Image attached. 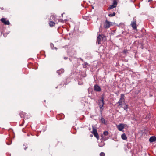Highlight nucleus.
<instances>
[{
	"label": "nucleus",
	"mask_w": 156,
	"mask_h": 156,
	"mask_svg": "<svg viewBox=\"0 0 156 156\" xmlns=\"http://www.w3.org/2000/svg\"><path fill=\"white\" fill-rule=\"evenodd\" d=\"M108 132L107 131H105L103 133V134L105 136H107L108 135Z\"/></svg>",
	"instance_id": "412c9836"
},
{
	"label": "nucleus",
	"mask_w": 156,
	"mask_h": 156,
	"mask_svg": "<svg viewBox=\"0 0 156 156\" xmlns=\"http://www.w3.org/2000/svg\"><path fill=\"white\" fill-rule=\"evenodd\" d=\"M126 50H125L123 51V52H125H125H126Z\"/></svg>",
	"instance_id": "cd10ccee"
},
{
	"label": "nucleus",
	"mask_w": 156,
	"mask_h": 156,
	"mask_svg": "<svg viewBox=\"0 0 156 156\" xmlns=\"http://www.w3.org/2000/svg\"><path fill=\"white\" fill-rule=\"evenodd\" d=\"M101 120L102 123H104V124H105V119H104V118H103V117H102L101 119Z\"/></svg>",
	"instance_id": "aec40b11"
},
{
	"label": "nucleus",
	"mask_w": 156,
	"mask_h": 156,
	"mask_svg": "<svg viewBox=\"0 0 156 156\" xmlns=\"http://www.w3.org/2000/svg\"><path fill=\"white\" fill-rule=\"evenodd\" d=\"M124 149L125 151H126V146H125V147L124 148Z\"/></svg>",
	"instance_id": "bb28decb"
},
{
	"label": "nucleus",
	"mask_w": 156,
	"mask_h": 156,
	"mask_svg": "<svg viewBox=\"0 0 156 156\" xmlns=\"http://www.w3.org/2000/svg\"><path fill=\"white\" fill-rule=\"evenodd\" d=\"M111 22L108 21L107 20H106L104 23V27L105 28H109L111 25Z\"/></svg>",
	"instance_id": "6e6552de"
},
{
	"label": "nucleus",
	"mask_w": 156,
	"mask_h": 156,
	"mask_svg": "<svg viewBox=\"0 0 156 156\" xmlns=\"http://www.w3.org/2000/svg\"><path fill=\"white\" fill-rule=\"evenodd\" d=\"M94 136H95L97 138V139L98 140L99 139V135H98V132H97L95 134H94Z\"/></svg>",
	"instance_id": "6ab92c4d"
},
{
	"label": "nucleus",
	"mask_w": 156,
	"mask_h": 156,
	"mask_svg": "<svg viewBox=\"0 0 156 156\" xmlns=\"http://www.w3.org/2000/svg\"><path fill=\"white\" fill-rule=\"evenodd\" d=\"M104 97L103 96L101 97V99L98 100V105L100 108V112H101L103 111V107L104 105Z\"/></svg>",
	"instance_id": "f257e3e1"
},
{
	"label": "nucleus",
	"mask_w": 156,
	"mask_h": 156,
	"mask_svg": "<svg viewBox=\"0 0 156 156\" xmlns=\"http://www.w3.org/2000/svg\"><path fill=\"white\" fill-rule=\"evenodd\" d=\"M149 141L150 142H153L156 141V137L155 136H151L149 139Z\"/></svg>",
	"instance_id": "9b49d317"
},
{
	"label": "nucleus",
	"mask_w": 156,
	"mask_h": 156,
	"mask_svg": "<svg viewBox=\"0 0 156 156\" xmlns=\"http://www.w3.org/2000/svg\"><path fill=\"white\" fill-rule=\"evenodd\" d=\"M134 120H135L136 121V119H135V118H134Z\"/></svg>",
	"instance_id": "c756f323"
},
{
	"label": "nucleus",
	"mask_w": 156,
	"mask_h": 156,
	"mask_svg": "<svg viewBox=\"0 0 156 156\" xmlns=\"http://www.w3.org/2000/svg\"><path fill=\"white\" fill-rule=\"evenodd\" d=\"M116 7L115 6L113 5L112 4L111 5H110L108 7V10H110L112 9H113V8H115Z\"/></svg>",
	"instance_id": "2eb2a0df"
},
{
	"label": "nucleus",
	"mask_w": 156,
	"mask_h": 156,
	"mask_svg": "<svg viewBox=\"0 0 156 156\" xmlns=\"http://www.w3.org/2000/svg\"><path fill=\"white\" fill-rule=\"evenodd\" d=\"M112 1L113 3L112 4L116 7L119 1V0H113Z\"/></svg>",
	"instance_id": "4468645a"
},
{
	"label": "nucleus",
	"mask_w": 156,
	"mask_h": 156,
	"mask_svg": "<svg viewBox=\"0 0 156 156\" xmlns=\"http://www.w3.org/2000/svg\"><path fill=\"white\" fill-rule=\"evenodd\" d=\"M97 132V129L93 127V130H92V133H93L94 135V134H95Z\"/></svg>",
	"instance_id": "f3484780"
},
{
	"label": "nucleus",
	"mask_w": 156,
	"mask_h": 156,
	"mask_svg": "<svg viewBox=\"0 0 156 156\" xmlns=\"http://www.w3.org/2000/svg\"><path fill=\"white\" fill-rule=\"evenodd\" d=\"M0 20L5 25H9L10 24L9 21L8 20H6V19L5 18H1Z\"/></svg>",
	"instance_id": "423d86ee"
},
{
	"label": "nucleus",
	"mask_w": 156,
	"mask_h": 156,
	"mask_svg": "<svg viewBox=\"0 0 156 156\" xmlns=\"http://www.w3.org/2000/svg\"><path fill=\"white\" fill-rule=\"evenodd\" d=\"M64 70L63 69H61L60 70H57V73L60 75L61 74L63 73L64 72Z\"/></svg>",
	"instance_id": "ddd939ff"
},
{
	"label": "nucleus",
	"mask_w": 156,
	"mask_h": 156,
	"mask_svg": "<svg viewBox=\"0 0 156 156\" xmlns=\"http://www.w3.org/2000/svg\"><path fill=\"white\" fill-rule=\"evenodd\" d=\"M20 115L21 118H23V119H27L29 118L30 116L27 114L26 113L23 112H21L20 113Z\"/></svg>",
	"instance_id": "20e7f679"
},
{
	"label": "nucleus",
	"mask_w": 156,
	"mask_h": 156,
	"mask_svg": "<svg viewBox=\"0 0 156 156\" xmlns=\"http://www.w3.org/2000/svg\"><path fill=\"white\" fill-rule=\"evenodd\" d=\"M94 89L95 91L99 92L101 91L100 87L98 85H95L94 87Z\"/></svg>",
	"instance_id": "9d476101"
},
{
	"label": "nucleus",
	"mask_w": 156,
	"mask_h": 156,
	"mask_svg": "<svg viewBox=\"0 0 156 156\" xmlns=\"http://www.w3.org/2000/svg\"><path fill=\"white\" fill-rule=\"evenodd\" d=\"M50 20H54V21L55 22L57 23L59 22H62V21L61 20V19H59L55 18V16L54 15H51L50 16Z\"/></svg>",
	"instance_id": "39448f33"
},
{
	"label": "nucleus",
	"mask_w": 156,
	"mask_h": 156,
	"mask_svg": "<svg viewBox=\"0 0 156 156\" xmlns=\"http://www.w3.org/2000/svg\"><path fill=\"white\" fill-rule=\"evenodd\" d=\"M44 102H46V100H44Z\"/></svg>",
	"instance_id": "2f4dec72"
},
{
	"label": "nucleus",
	"mask_w": 156,
	"mask_h": 156,
	"mask_svg": "<svg viewBox=\"0 0 156 156\" xmlns=\"http://www.w3.org/2000/svg\"><path fill=\"white\" fill-rule=\"evenodd\" d=\"M27 148V147H25V148H24V149H25V150H26Z\"/></svg>",
	"instance_id": "c85d7f7f"
},
{
	"label": "nucleus",
	"mask_w": 156,
	"mask_h": 156,
	"mask_svg": "<svg viewBox=\"0 0 156 156\" xmlns=\"http://www.w3.org/2000/svg\"><path fill=\"white\" fill-rule=\"evenodd\" d=\"M55 49H57V48H56V47H55Z\"/></svg>",
	"instance_id": "7c9ffc66"
},
{
	"label": "nucleus",
	"mask_w": 156,
	"mask_h": 156,
	"mask_svg": "<svg viewBox=\"0 0 156 156\" xmlns=\"http://www.w3.org/2000/svg\"><path fill=\"white\" fill-rule=\"evenodd\" d=\"M121 138L124 140H126L127 139V137L126 136V135L124 133L122 135Z\"/></svg>",
	"instance_id": "dca6fc26"
},
{
	"label": "nucleus",
	"mask_w": 156,
	"mask_h": 156,
	"mask_svg": "<svg viewBox=\"0 0 156 156\" xmlns=\"http://www.w3.org/2000/svg\"><path fill=\"white\" fill-rule=\"evenodd\" d=\"M136 17H134L133 18V21L131 22V25L134 30L137 29V27L136 26Z\"/></svg>",
	"instance_id": "7ed1b4c3"
},
{
	"label": "nucleus",
	"mask_w": 156,
	"mask_h": 156,
	"mask_svg": "<svg viewBox=\"0 0 156 156\" xmlns=\"http://www.w3.org/2000/svg\"><path fill=\"white\" fill-rule=\"evenodd\" d=\"M100 156H105V154L103 152H101L100 154Z\"/></svg>",
	"instance_id": "5701e85b"
},
{
	"label": "nucleus",
	"mask_w": 156,
	"mask_h": 156,
	"mask_svg": "<svg viewBox=\"0 0 156 156\" xmlns=\"http://www.w3.org/2000/svg\"><path fill=\"white\" fill-rule=\"evenodd\" d=\"M67 58H68V57H64V59L65 60H66V59H67Z\"/></svg>",
	"instance_id": "a878e982"
},
{
	"label": "nucleus",
	"mask_w": 156,
	"mask_h": 156,
	"mask_svg": "<svg viewBox=\"0 0 156 156\" xmlns=\"http://www.w3.org/2000/svg\"><path fill=\"white\" fill-rule=\"evenodd\" d=\"M52 20H50V21L49 22V26L51 27H52L55 26V23L54 22H53Z\"/></svg>",
	"instance_id": "f8f14e48"
},
{
	"label": "nucleus",
	"mask_w": 156,
	"mask_h": 156,
	"mask_svg": "<svg viewBox=\"0 0 156 156\" xmlns=\"http://www.w3.org/2000/svg\"><path fill=\"white\" fill-rule=\"evenodd\" d=\"M116 14H115V13L114 12H113L112 14H109L108 15V16H109V17H113V16H115V15Z\"/></svg>",
	"instance_id": "a211bd4d"
},
{
	"label": "nucleus",
	"mask_w": 156,
	"mask_h": 156,
	"mask_svg": "<svg viewBox=\"0 0 156 156\" xmlns=\"http://www.w3.org/2000/svg\"><path fill=\"white\" fill-rule=\"evenodd\" d=\"M124 103V95L123 94H121L120 99L117 103L119 104V105H121Z\"/></svg>",
	"instance_id": "f03ea898"
},
{
	"label": "nucleus",
	"mask_w": 156,
	"mask_h": 156,
	"mask_svg": "<svg viewBox=\"0 0 156 156\" xmlns=\"http://www.w3.org/2000/svg\"><path fill=\"white\" fill-rule=\"evenodd\" d=\"M50 46L52 49H54V44L52 43H51L50 44Z\"/></svg>",
	"instance_id": "4be33fe9"
},
{
	"label": "nucleus",
	"mask_w": 156,
	"mask_h": 156,
	"mask_svg": "<svg viewBox=\"0 0 156 156\" xmlns=\"http://www.w3.org/2000/svg\"><path fill=\"white\" fill-rule=\"evenodd\" d=\"M105 37V36L104 35H100L98 36L97 39V42L98 43V44H101V40H102L103 38V37Z\"/></svg>",
	"instance_id": "0eeeda50"
},
{
	"label": "nucleus",
	"mask_w": 156,
	"mask_h": 156,
	"mask_svg": "<svg viewBox=\"0 0 156 156\" xmlns=\"http://www.w3.org/2000/svg\"><path fill=\"white\" fill-rule=\"evenodd\" d=\"M24 123V120L23 119V120L22 123V124H21L20 125V126H23Z\"/></svg>",
	"instance_id": "393cba45"
},
{
	"label": "nucleus",
	"mask_w": 156,
	"mask_h": 156,
	"mask_svg": "<svg viewBox=\"0 0 156 156\" xmlns=\"http://www.w3.org/2000/svg\"><path fill=\"white\" fill-rule=\"evenodd\" d=\"M125 125L123 124H120L117 125V127L118 129L120 131H122L123 129L124 128Z\"/></svg>",
	"instance_id": "1a4fd4ad"
},
{
	"label": "nucleus",
	"mask_w": 156,
	"mask_h": 156,
	"mask_svg": "<svg viewBox=\"0 0 156 156\" xmlns=\"http://www.w3.org/2000/svg\"><path fill=\"white\" fill-rule=\"evenodd\" d=\"M12 143V141L11 140H10V141H9V143H8L7 141H6V144L8 145H10Z\"/></svg>",
	"instance_id": "b1692460"
}]
</instances>
